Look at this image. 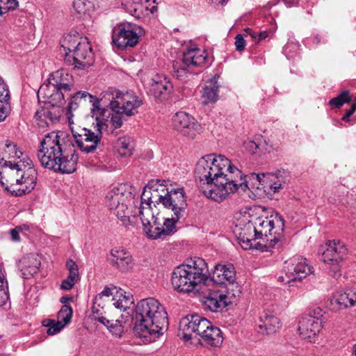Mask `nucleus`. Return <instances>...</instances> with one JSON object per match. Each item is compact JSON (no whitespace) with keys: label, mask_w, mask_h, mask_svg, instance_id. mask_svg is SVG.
<instances>
[{"label":"nucleus","mask_w":356,"mask_h":356,"mask_svg":"<svg viewBox=\"0 0 356 356\" xmlns=\"http://www.w3.org/2000/svg\"><path fill=\"white\" fill-rule=\"evenodd\" d=\"M181 218H177V216L173 213L171 218H166L164 221L163 219L160 220V225H156L154 229H148V238L157 239L174 234L177 232L176 224Z\"/></svg>","instance_id":"cd10ccee"},{"label":"nucleus","mask_w":356,"mask_h":356,"mask_svg":"<svg viewBox=\"0 0 356 356\" xmlns=\"http://www.w3.org/2000/svg\"><path fill=\"white\" fill-rule=\"evenodd\" d=\"M23 152L17 147L15 143L6 140L3 147H0V166L4 167L6 171L12 167L13 163L22 160Z\"/></svg>","instance_id":"a878e982"},{"label":"nucleus","mask_w":356,"mask_h":356,"mask_svg":"<svg viewBox=\"0 0 356 356\" xmlns=\"http://www.w3.org/2000/svg\"><path fill=\"white\" fill-rule=\"evenodd\" d=\"M163 207L170 209L175 215L183 217L187 207L186 198L184 189L181 188L166 189Z\"/></svg>","instance_id":"b1692460"},{"label":"nucleus","mask_w":356,"mask_h":356,"mask_svg":"<svg viewBox=\"0 0 356 356\" xmlns=\"http://www.w3.org/2000/svg\"><path fill=\"white\" fill-rule=\"evenodd\" d=\"M81 40V38L78 33L74 35L67 34L61 41V47L64 49L65 53L67 52L69 54L73 52L82 43L83 41Z\"/></svg>","instance_id":"37998d69"},{"label":"nucleus","mask_w":356,"mask_h":356,"mask_svg":"<svg viewBox=\"0 0 356 356\" xmlns=\"http://www.w3.org/2000/svg\"><path fill=\"white\" fill-rule=\"evenodd\" d=\"M243 177L241 171L232 165L229 160V164L226 165L223 174L220 175V182H222V184H219L216 189L204 191L203 194L208 198L220 202L229 194L236 192L239 187L243 190L247 187L246 181H243Z\"/></svg>","instance_id":"6e6552de"},{"label":"nucleus","mask_w":356,"mask_h":356,"mask_svg":"<svg viewBox=\"0 0 356 356\" xmlns=\"http://www.w3.org/2000/svg\"><path fill=\"white\" fill-rule=\"evenodd\" d=\"M253 224L259 238L264 236L273 247H280L282 245L284 220L278 213H275L269 217L257 218Z\"/></svg>","instance_id":"9d476101"},{"label":"nucleus","mask_w":356,"mask_h":356,"mask_svg":"<svg viewBox=\"0 0 356 356\" xmlns=\"http://www.w3.org/2000/svg\"><path fill=\"white\" fill-rule=\"evenodd\" d=\"M118 292L117 288L113 285L106 286L103 291L98 293L93 300V306L92 307V318L97 321L109 330V332L116 337L120 338L124 331L125 321H123V314L121 315V319L117 318L108 319L102 316V310L105 306L104 298H109L111 296L115 297Z\"/></svg>","instance_id":"1a4fd4ad"},{"label":"nucleus","mask_w":356,"mask_h":356,"mask_svg":"<svg viewBox=\"0 0 356 356\" xmlns=\"http://www.w3.org/2000/svg\"><path fill=\"white\" fill-rule=\"evenodd\" d=\"M238 295L235 292H231L229 289L226 291L220 290L211 291L203 298L204 308L213 312H221L228 305L231 304Z\"/></svg>","instance_id":"a211bd4d"},{"label":"nucleus","mask_w":356,"mask_h":356,"mask_svg":"<svg viewBox=\"0 0 356 356\" xmlns=\"http://www.w3.org/2000/svg\"><path fill=\"white\" fill-rule=\"evenodd\" d=\"M9 90L6 83L0 84V120H5L10 113Z\"/></svg>","instance_id":"4c0bfd02"},{"label":"nucleus","mask_w":356,"mask_h":356,"mask_svg":"<svg viewBox=\"0 0 356 356\" xmlns=\"http://www.w3.org/2000/svg\"><path fill=\"white\" fill-rule=\"evenodd\" d=\"M37 156L44 168L66 174L76 170L79 159L56 131L47 134L40 140Z\"/></svg>","instance_id":"7ed1b4c3"},{"label":"nucleus","mask_w":356,"mask_h":356,"mask_svg":"<svg viewBox=\"0 0 356 356\" xmlns=\"http://www.w3.org/2000/svg\"><path fill=\"white\" fill-rule=\"evenodd\" d=\"M156 0H124V10L137 19L148 17L157 10Z\"/></svg>","instance_id":"412c9836"},{"label":"nucleus","mask_w":356,"mask_h":356,"mask_svg":"<svg viewBox=\"0 0 356 356\" xmlns=\"http://www.w3.org/2000/svg\"><path fill=\"white\" fill-rule=\"evenodd\" d=\"M87 3L83 0H75L73 2V8L79 14L85 13L87 10Z\"/></svg>","instance_id":"864d4df0"},{"label":"nucleus","mask_w":356,"mask_h":356,"mask_svg":"<svg viewBox=\"0 0 356 356\" xmlns=\"http://www.w3.org/2000/svg\"><path fill=\"white\" fill-rule=\"evenodd\" d=\"M229 164V159L223 155L214 154H208L202 157L197 162L194 174L196 179H199L200 191L216 189L219 184L220 175L223 174L226 165Z\"/></svg>","instance_id":"423d86ee"},{"label":"nucleus","mask_w":356,"mask_h":356,"mask_svg":"<svg viewBox=\"0 0 356 356\" xmlns=\"http://www.w3.org/2000/svg\"><path fill=\"white\" fill-rule=\"evenodd\" d=\"M143 104V100L134 92H116L109 103V107L113 111L122 112L126 117H130L138 112V108Z\"/></svg>","instance_id":"dca6fc26"},{"label":"nucleus","mask_w":356,"mask_h":356,"mask_svg":"<svg viewBox=\"0 0 356 356\" xmlns=\"http://www.w3.org/2000/svg\"><path fill=\"white\" fill-rule=\"evenodd\" d=\"M4 13V10L1 9V7H0V15Z\"/></svg>","instance_id":"774afa93"},{"label":"nucleus","mask_w":356,"mask_h":356,"mask_svg":"<svg viewBox=\"0 0 356 356\" xmlns=\"http://www.w3.org/2000/svg\"><path fill=\"white\" fill-rule=\"evenodd\" d=\"M112 300L114 301L113 305L117 309L126 311L129 308V305L133 303V298L131 296H125L122 292H117Z\"/></svg>","instance_id":"c03bdc74"},{"label":"nucleus","mask_w":356,"mask_h":356,"mask_svg":"<svg viewBox=\"0 0 356 356\" xmlns=\"http://www.w3.org/2000/svg\"><path fill=\"white\" fill-rule=\"evenodd\" d=\"M172 124L175 129L190 138H193L200 130V125L195 118L183 111L173 116Z\"/></svg>","instance_id":"5701e85b"},{"label":"nucleus","mask_w":356,"mask_h":356,"mask_svg":"<svg viewBox=\"0 0 356 356\" xmlns=\"http://www.w3.org/2000/svg\"><path fill=\"white\" fill-rule=\"evenodd\" d=\"M70 99L67 106V114L79 107L90 106L92 117L95 120H104V116H109L108 111L102 109L100 100L86 91H79L74 95H69Z\"/></svg>","instance_id":"4468645a"},{"label":"nucleus","mask_w":356,"mask_h":356,"mask_svg":"<svg viewBox=\"0 0 356 356\" xmlns=\"http://www.w3.org/2000/svg\"><path fill=\"white\" fill-rule=\"evenodd\" d=\"M134 332L150 343L162 335L168 329V314L163 305L156 299L148 298L140 300L135 307L133 316Z\"/></svg>","instance_id":"f03ea898"},{"label":"nucleus","mask_w":356,"mask_h":356,"mask_svg":"<svg viewBox=\"0 0 356 356\" xmlns=\"http://www.w3.org/2000/svg\"><path fill=\"white\" fill-rule=\"evenodd\" d=\"M8 298V296L4 287V276L0 270V307L3 306Z\"/></svg>","instance_id":"8fccbe9b"},{"label":"nucleus","mask_w":356,"mask_h":356,"mask_svg":"<svg viewBox=\"0 0 356 356\" xmlns=\"http://www.w3.org/2000/svg\"><path fill=\"white\" fill-rule=\"evenodd\" d=\"M351 100V97L349 95V91L347 90L341 91L339 95L331 99L329 102V104L332 108H340L346 103H349Z\"/></svg>","instance_id":"a18cd8bd"},{"label":"nucleus","mask_w":356,"mask_h":356,"mask_svg":"<svg viewBox=\"0 0 356 356\" xmlns=\"http://www.w3.org/2000/svg\"><path fill=\"white\" fill-rule=\"evenodd\" d=\"M43 325L48 327L47 333L49 335H54L58 333L65 325V323L59 321L56 322L54 320L47 319L43 321Z\"/></svg>","instance_id":"49530a36"},{"label":"nucleus","mask_w":356,"mask_h":356,"mask_svg":"<svg viewBox=\"0 0 356 356\" xmlns=\"http://www.w3.org/2000/svg\"><path fill=\"white\" fill-rule=\"evenodd\" d=\"M152 195V188H149V183L146 185L141 195V204H151V196Z\"/></svg>","instance_id":"603ef678"},{"label":"nucleus","mask_w":356,"mask_h":356,"mask_svg":"<svg viewBox=\"0 0 356 356\" xmlns=\"http://www.w3.org/2000/svg\"><path fill=\"white\" fill-rule=\"evenodd\" d=\"M0 176H1V177H0V183H1V186H2L4 188H5V186H6L7 184H8V186H10V184H8L7 182H6V183H5V182L2 180V178H3V177H2V176H1V173H0Z\"/></svg>","instance_id":"69168bd1"},{"label":"nucleus","mask_w":356,"mask_h":356,"mask_svg":"<svg viewBox=\"0 0 356 356\" xmlns=\"http://www.w3.org/2000/svg\"><path fill=\"white\" fill-rule=\"evenodd\" d=\"M281 327L280 319L273 315L264 312L259 317V323L258 325L259 332L264 334H272L275 333Z\"/></svg>","instance_id":"2f4dec72"},{"label":"nucleus","mask_w":356,"mask_h":356,"mask_svg":"<svg viewBox=\"0 0 356 356\" xmlns=\"http://www.w3.org/2000/svg\"><path fill=\"white\" fill-rule=\"evenodd\" d=\"M268 176L267 179H270V177H273V175L270 173L267 174H252V177L253 179H256L259 184L264 186V188H268L273 193H277L280 188H282V184L280 181H274L270 179V181L265 179L266 177Z\"/></svg>","instance_id":"79ce46f5"},{"label":"nucleus","mask_w":356,"mask_h":356,"mask_svg":"<svg viewBox=\"0 0 356 356\" xmlns=\"http://www.w3.org/2000/svg\"><path fill=\"white\" fill-rule=\"evenodd\" d=\"M208 277L209 270L206 261L200 257H194L174 269L171 283L175 290L188 293L193 291L198 284L205 282Z\"/></svg>","instance_id":"20e7f679"},{"label":"nucleus","mask_w":356,"mask_h":356,"mask_svg":"<svg viewBox=\"0 0 356 356\" xmlns=\"http://www.w3.org/2000/svg\"><path fill=\"white\" fill-rule=\"evenodd\" d=\"M42 101L45 103V106L40 107L35 113V117L38 120L44 121L48 124L58 121L63 113L62 108L65 103H54L49 99L41 97L39 102Z\"/></svg>","instance_id":"393cba45"},{"label":"nucleus","mask_w":356,"mask_h":356,"mask_svg":"<svg viewBox=\"0 0 356 356\" xmlns=\"http://www.w3.org/2000/svg\"><path fill=\"white\" fill-rule=\"evenodd\" d=\"M356 110V104H353L351 108L346 111L345 115L342 118V120L348 122L350 117L355 113Z\"/></svg>","instance_id":"4d7b16f0"},{"label":"nucleus","mask_w":356,"mask_h":356,"mask_svg":"<svg viewBox=\"0 0 356 356\" xmlns=\"http://www.w3.org/2000/svg\"><path fill=\"white\" fill-rule=\"evenodd\" d=\"M76 281L70 277H67L63 280L60 288L63 290H70L76 284Z\"/></svg>","instance_id":"6e6d98bb"},{"label":"nucleus","mask_w":356,"mask_h":356,"mask_svg":"<svg viewBox=\"0 0 356 356\" xmlns=\"http://www.w3.org/2000/svg\"><path fill=\"white\" fill-rule=\"evenodd\" d=\"M104 116L102 120L96 121V131L95 133L88 129H82L80 133H74V143H72L73 146H76L81 152L88 154L94 152L99 146L101 139L102 138V131L108 130V124L106 118Z\"/></svg>","instance_id":"f8f14e48"},{"label":"nucleus","mask_w":356,"mask_h":356,"mask_svg":"<svg viewBox=\"0 0 356 356\" xmlns=\"http://www.w3.org/2000/svg\"><path fill=\"white\" fill-rule=\"evenodd\" d=\"M72 308L68 305H64L58 313V319L60 322L66 325L71 321L72 316Z\"/></svg>","instance_id":"de8ad7c7"},{"label":"nucleus","mask_w":356,"mask_h":356,"mask_svg":"<svg viewBox=\"0 0 356 356\" xmlns=\"http://www.w3.org/2000/svg\"><path fill=\"white\" fill-rule=\"evenodd\" d=\"M206 56L196 49L184 52L182 57L172 62L171 74L172 76L182 82L188 81L191 76L197 74L195 68L204 65Z\"/></svg>","instance_id":"9b49d317"},{"label":"nucleus","mask_w":356,"mask_h":356,"mask_svg":"<svg viewBox=\"0 0 356 356\" xmlns=\"http://www.w3.org/2000/svg\"><path fill=\"white\" fill-rule=\"evenodd\" d=\"M131 190V187L127 184H121L114 187L106 194V205L125 225L135 223L134 220L138 215L148 237V229H154L156 225H160V219L153 213L151 204L135 207V211L129 208L134 198Z\"/></svg>","instance_id":"f257e3e1"},{"label":"nucleus","mask_w":356,"mask_h":356,"mask_svg":"<svg viewBox=\"0 0 356 356\" xmlns=\"http://www.w3.org/2000/svg\"><path fill=\"white\" fill-rule=\"evenodd\" d=\"M236 272L233 265L218 264L213 273L212 280L217 284H225L231 292L240 294L241 290L238 284H235Z\"/></svg>","instance_id":"4be33fe9"},{"label":"nucleus","mask_w":356,"mask_h":356,"mask_svg":"<svg viewBox=\"0 0 356 356\" xmlns=\"http://www.w3.org/2000/svg\"><path fill=\"white\" fill-rule=\"evenodd\" d=\"M17 6L18 1L17 0H0V7L4 12L15 10Z\"/></svg>","instance_id":"3c124183"},{"label":"nucleus","mask_w":356,"mask_h":356,"mask_svg":"<svg viewBox=\"0 0 356 356\" xmlns=\"http://www.w3.org/2000/svg\"><path fill=\"white\" fill-rule=\"evenodd\" d=\"M218 91L219 85L216 77L207 81L202 95L204 99V104L216 102L218 99Z\"/></svg>","instance_id":"e433bc0d"},{"label":"nucleus","mask_w":356,"mask_h":356,"mask_svg":"<svg viewBox=\"0 0 356 356\" xmlns=\"http://www.w3.org/2000/svg\"><path fill=\"white\" fill-rule=\"evenodd\" d=\"M20 230V227H17L15 229H13L10 230V236H11V238H12V240L13 241H20V237H19V232Z\"/></svg>","instance_id":"13d9d810"},{"label":"nucleus","mask_w":356,"mask_h":356,"mask_svg":"<svg viewBox=\"0 0 356 356\" xmlns=\"http://www.w3.org/2000/svg\"><path fill=\"white\" fill-rule=\"evenodd\" d=\"M285 277L280 276L278 280L286 284L300 282L307 275L312 273V268L306 263V259L301 257H293L285 261Z\"/></svg>","instance_id":"f3484780"},{"label":"nucleus","mask_w":356,"mask_h":356,"mask_svg":"<svg viewBox=\"0 0 356 356\" xmlns=\"http://www.w3.org/2000/svg\"><path fill=\"white\" fill-rule=\"evenodd\" d=\"M356 305V292L353 290H347L343 293L334 295L330 299V309L333 312H338L345 309Z\"/></svg>","instance_id":"c756f323"},{"label":"nucleus","mask_w":356,"mask_h":356,"mask_svg":"<svg viewBox=\"0 0 356 356\" xmlns=\"http://www.w3.org/2000/svg\"><path fill=\"white\" fill-rule=\"evenodd\" d=\"M165 181L157 179L156 181L149 182V188H152V195L151 196V204H162L163 205L164 198L167 188L163 185Z\"/></svg>","instance_id":"f704fd0d"},{"label":"nucleus","mask_w":356,"mask_h":356,"mask_svg":"<svg viewBox=\"0 0 356 356\" xmlns=\"http://www.w3.org/2000/svg\"><path fill=\"white\" fill-rule=\"evenodd\" d=\"M243 145L244 148L250 154L258 155L269 153L272 147L268 146L266 141H264V143H256L254 140H248L243 143Z\"/></svg>","instance_id":"ea45409f"},{"label":"nucleus","mask_w":356,"mask_h":356,"mask_svg":"<svg viewBox=\"0 0 356 356\" xmlns=\"http://www.w3.org/2000/svg\"><path fill=\"white\" fill-rule=\"evenodd\" d=\"M143 31L140 27H134L131 24L121 23L113 29L112 42L121 50L134 47L139 40Z\"/></svg>","instance_id":"2eb2a0df"},{"label":"nucleus","mask_w":356,"mask_h":356,"mask_svg":"<svg viewBox=\"0 0 356 356\" xmlns=\"http://www.w3.org/2000/svg\"><path fill=\"white\" fill-rule=\"evenodd\" d=\"M259 236L256 234V229L253 222L248 221L243 227L241 228L238 234L239 243L243 249L248 250L253 248V242L258 239Z\"/></svg>","instance_id":"473e14b6"},{"label":"nucleus","mask_w":356,"mask_h":356,"mask_svg":"<svg viewBox=\"0 0 356 356\" xmlns=\"http://www.w3.org/2000/svg\"><path fill=\"white\" fill-rule=\"evenodd\" d=\"M353 355L356 356V344L353 346Z\"/></svg>","instance_id":"338daca9"},{"label":"nucleus","mask_w":356,"mask_h":356,"mask_svg":"<svg viewBox=\"0 0 356 356\" xmlns=\"http://www.w3.org/2000/svg\"><path fill=\"white\" fill-rule=\"evenodd\" d=\"M321 259L325 264L330 275L334 278L341 276V263L347 254V249L343 243L335 240L329 241L325 243Z\"/></svg>","instance_id":"ddd939ff"},{"label":"nucleus","mask_w":356,"mask_h":356,"mask_svg":"<svg viewBox=\"0 0 356 356\" xmlns=\"http://www.w3.org/2000/svg\"><path fill=\"white\" fill-rule=\"evenodd\" d=\"M22 273L24 278H29L37 273L41 262L38 257L33 254H30L24 257L22 260Z\"/></svg>","instance_id":"72a5a7b5"},{"label":"nucleus","mask_w":356,"mask_h":356,"mask_svg":"<svg viewBox=\"0 0 356 356\" xmlns=\"http://www.w3.org/2000/svg\"><path fill=\"white\" fill-rule=\"evenodd\" d=\"M211 324L212 323L207 318L198 314H193L182 318L179 323V327L183 331L184 337L190 339L192 338L193 333L202 338V335L204 334Z\"/></svg>","instance_id":"aec40b11"},{"label":"nucleus","mask_w":356,"mask_h":356,"mask_svg":"<svg viewBox=\"0 0 356 356\" xmlns=\"http://www.w3.org/2000/svg\"><path fill=\"white\" fill-rule=\"evenodd\" d=\"M115 148L120 156H130L134 149V140L129 136L121 137L116 141Z\"/></svg>","instance_id":"58836bf2"},{"label":"nucleus","mask_w":356,"mask_h":356,"mask_svg":"<svg viewBox=\"0 0 356 356\" xmlns=\"http://www.w3.org/2000/svg\"><path fill=\"white\" fill-rule=\"evenodd\" d=\"M102 109L108 111L109 114L108 117H106L108 120V121H106V124H108V130H106V131H109L110 125L111 127V128H120L122 125L123 121L127 120L125 118L126 115L124 113H122V112L113 111L111 108H106L102 107Z\"/></svg>","instance_id":"a19ab883"},{"label":"nucleus","mask_w":356,"mask_h":356,"mask_svg":"<svg viewBox=\"0 0 356 356\" xmlns=\"http://www.w3.org/2000/svg\"><path fill=\"white\" fill-rule=\"evenodd\" d=\"M202 340L206 344L211 346H220L222 341L223 337L222 332L218 327L211 324V326L208 328L204 335H202Z\"/></svg>","instance_id":"c9c22d12"},{"label":"nucleus","mask_w":356,"mask_h":356,"mask_svg":"<svg viewBox=\"0 0 356 356\" xmlns=\"http://www.w3.org/2000/svg\"><path fill=\"white\" fill-rule=\"evenodd\" d=\"M268 37V32L267 31H264L259 32V33H257V39L254 40V42L256 44L259 43L260 41L266 39Z\"/></svg>","instance_id":"052dcab7"},{"label":"nucleus","mask_w":356,"mask_h":356,"mask_svg":"<svg viewBox=\"0 0 356 356\" xmlns=\"http://www.w3.org/2000/svg\"><path fill=\"white\" fill-rule=\"evenodd\" d=\"M6 174L8 184L5 191L13 195L21 196L31 192L35 187L38 179V172L28 156H24L18 163H13Z\"/></svg>","instance_id":"39448f33"},{"label":"nucleus","mask_w":356,"mask_h":356,"mask_svg":"<svg viewBox=\"0 0 356 356\" xmlns=\"http://www.w3.org/2000/svg\"><path fill=\"white\" fill-rule=\"evenodd\" d=\"M66 266L69 270V275L67 277L77 282L79 280V274L76 264L73 260L68 259L66 262Z\"/></svg>","instance_id":"09e8293b"},{"label":"nucleus","mask_w":356,"mask_h":356,"mask_svg":"<svg viewBox=\"0 0 356 356\" xmlns=\"http://www.w3.org/2000/svg\"><path fill=\"white\" fill-rule=\"evenodd\" d=\"M74 82L72 74L67 70L60 69L49 74L47 81L38 91V98L50 99L54 103H65V96L74 87Z\"/></svg>","instance_id":"0eeeda50"},{"label":"nucleus","mask_w":356,"mask_h":356,"mask_svg":"<svg viewBox=\"0 0 356 356\" xmlns=\"http://www.w3.org/2000/svg\"><path fill=\"white\" fill-rule=\"evenodd\" d=\"M245 40L243 38V35L241 34H238L235 37V46L236 49L238 51H242L245 49Z\"/></svg>","instance_id":"5fc2aeb1"},{"label":"nucleus","mask_w":356,"mask_h":356,"mask_svg":"<svg viewBox=\"0 0 356 356\" xmlns=\"http://www.w3.org/2000/svg\"><path fill=\"white\" fill-rule=\"evenodd\" d=\"M86 40V39H84ZM94 61V54L90 44L83 41L79 46L73 51L71 56L67 52L65 53V62L74 66V68L84 70L91 66Z\"/></svg>","instance_id":"6ab92c4d"},{"label":"nucleus","mask_w":356,"mask_h":356,"mask_svg":"<svg viewBox=\"0 0 356 356\" xmlns=\"http://www.w3.org/2000/svg\"><path fill=\"white\" fill-rule=\"evenodd\" d=\"M70 300V297H67V296H63L60 298V302L66 305L65 303H67L68 301Z\"/></svg>","instance_id":"0e129e2a"},{"label":"nucleus","mask_w":356,"mask_h":356,"mask_svg":"<svg viewBox=\"0 0 356 356\" xmlns=\"http://www.w3.org/2000/svg\"><path fill=\"white\" fill-rule=\"evenodd\" d=\"M172 90V84L162 75H156L149 88V93L157 99H165Z\"/></svg>","instance_id":"7c9ffc66"},{"label":"nucleus","mask_w":356,"mask_h":356,"mask_svg":"<svg viewBox=\"0 0 356 356\" xmlns=\"http://www.w3.org/2000/svg\"><path fill=\"white\" fill-rule=\"evenodd\" d=\"M111 265L121 272H127L133 266V259L130 253L124 249L118 248L111 250L108 258Z\"/></svg>","instance_id":"c85d7f7f"},{"label":"nucleus","mask_w":356,"mask_h":356,"mask_svg":"<svg viewBox=\"0 0 356 356\" xmlns=\"http://www.w3.org/2000/svg\"><path fill=\"white\" fill-rule=\"evenodd\" d=\"M214 6H223L227 3L229 0H209Z\"/></svg>","instance_id":"680f3d73"},{"label":"nucleus","mask_w":356,"mask_h":356,"mask_svg":"<svg viewBox=\"0 0 356 356\" xmlns=\"http://www.w3.org/2000/svg\"><path fill=\"white\" fill-rule=\"evenodd\" d=\"M243 35L245 37L250 36L252 38V41L254 42V40H256L257 37V33L254 32L252 29L250 28H247L244 29V33Z\"/></svg>","instance_id":"bf43d9fd"},{"label":"nucleus","mask_w":356,"mask_h":356,"mask_svg":"<svg viewBox=\"0 0 356 356\" xmlns=\"http://www.w3.org/2000/svg\"><path fill=\"white\" fill-rule=\"evenodd\" d=\"M314 316H318L319 318L323 316L321 314L322 310L320 308H317L313 311Z\"/></svg>","instance_id":"e2e57ef3"},{"label":"nucleus","mask_w":356,"mask_h":356,"mask_svg":"<svg viewBox=\"0 0 356 356\" xmlns=\"http://www.w3.org/2000/svg\"><path fill=\"white\" fill-rule=\"evenodd\" d=\"M323 321L318 316L309 314L302 318L299 322V334L303 339L312 340L322 328Z\"/></svg>","instance_id":"bb28decb"}]
</instances>
